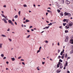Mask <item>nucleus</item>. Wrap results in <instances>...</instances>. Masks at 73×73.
Returning a JSON list of instances; mask_svg holds the SVG:
<instances>
[{
	"label": "nucleus",
	"mask_w": 73,
	"mask_h": 73,
	"mask_svg": "<svg viewBox=\"0 0 73 73\" xmlns=\"http://www.w3.org/2000/svg\"><path fill=\"white\" fill-rule=\"evenodd\" d=\"M66 21V19H64L63 20V21H64V22H65V21Z\"/></svg>",
	"instance_id": "e433bc0d"
},
{
	"label": "nucleus",
	"mask_w": 73,
	"mask_h": 73,
	"mask_svg": "<svg viewBox=\"0 0 73 73\" xmlns=\"http://www.w3.org/2000/svg\"><path fill=\"white\" fill-rule=\"evenodd\" d=\"M37 69L38 70H40V69H39V67L38 66L37 68Z\"/></svg>",
	"instance_id": "c9c22d12"
},
{
	"label": "nucleus",
	"mask_w": 73,
	"mask_h": 73,
	"mask_svg": "<svg viewBox=\"0 0 73 73\" xmlns=\"http://www.w3.org/2000/svg\"><path fill=\"white\" fill-rule=\"evenodd\" d=\"M48 13H46V16H48Z\"/></svg>",
	"instance_id": "13d9d810"
},
{
	"label": "nucleus",
	"mask_w": 73,
	"mask_h": 73,
	"mask_svg": "<svg viewBox=\"0 0 73 73\" xmlns=\"http://www.w3.org/2000/svg\"><path fill=\"white\" fill-rule=\"evenodd\" d=\"M73 53V50H72L70 52V54H72Z\"/></svg>",
	"instance_id": "393cba45"
},
{
	"label": "nucleus",
	"mask_w": 73,
	"mask_h": 73,
	"mask_svg": "<svg viewBox=\"0 0 73 73\" xmlns=\"http://www.w3.org/2000/svg\"><path fill=\"white\" fill-rule=\"evenodd\" d=\"M68 36H66V39L65 40V42H66V41H68Z\"/></svg>",
	"instance_id": "39448f33"
},
{
	"label": "nucleus",
	"mask_w": 73,
	"mask_h": 73,
	"mask_svg": "<svg viewBox=\"0 0 73 73\" xmlns=\"http://www.w3.org/2000/svg\"><path fill=\"white\" fill-rule=\"evenodd\" d=\"M41 48H42V47H41V46H40L39 48V50H41Z\"/></svg>",
	"instance_id": "4c0bfd02"
},
{
	"label": "nucleus",
	"mask_w": 73,
	"mask_h": 73,
	"mask_svg": "<svg viewBox=\"0 0 73 73\" xmlns=\"http://www.w3.org/2000/svg\"><path fill=\"white\" fill-rule=\"evenodd\" d=\"M1 15H2V17H3L5 18V15H3V14H2Z\"/></svg>",
	"instance_id": "bb28decb"
},
{
	"label": "nucleus",
	"mask_w": 73,
	"mask_h": 73,
	"mask_svg": "<svg viewBox=\"0 0 73 73\" xmlns=\"http://www.w3.org/2000/svg\"><path fill=\"white\" fill-rule=\"evenodd\" d=\"M63 25H64V26H65V25H66V23H63Z\"/></svg>",
	"instance_id": "f704fd0d"
},
{
	"label": "nucleus",
	"mask_w": 73,
	"mask_h": 73,
	"mask_svg": "<svg viewBox=\"0 0 73 73\" xmlns=\"http://www.w3.org/2000/svg\"><path fill=\"white\" fill-rule=\"evenodd\" d=\"M3 7H4V8H5V7H7V6H6V5H4L3 6Z\"/></svg>",
	"instance_id": "58836bf2"
},
{
	"label": "nucleus",
	"mask_w": 73,
	"mask_h": 73,
	"mask_svg": "<svg viewBox=\"0 0 73 73\" xmlns=\"http://www.w3.org/2000/svg\"><path fill=\"white\" fill-rule=\"evenodd\" d=\"M21 61H24V60L23 59H21Z\"/></svg>",
	"instance_id": "338daca9"
},
{
	"label": "nucleus",
	"mask_w": 73,
	"mask_h": 73,
	"mask_svg": "<svg viewBox=\"0 0 73 73\" xmlns=\"http://www.w3.org/2000/svg\"><path fill=\"white\" fill-rule=\"evenodd\" d=\"M61 72V71H59V70H58L57 71V73H60Z\"/></svg>",
	"instance_id": "c03bdc74"
},
{
	"label": "nucleus",
	"mask_w": 73,
	"mask_h": 73,
	"mask_svg": "<svg viewBox=\"0 0 73 73\" xmlns=\"http://www.w3.org/2000/svg\"><path fill=\"white\" fill-rule=\"evenodd\" d=\"M1 36L2 37H7V36L3 34H2Z\"/></svg>",
	"instance_id": "1a4fd4ad"
},
{
	"label": "nucleus",
	"mask_w": 73,
	"mask_h": 73,
	"mask_svg": "<svg viewBox=\"0 0 73 73\" xmlns=\"http://www.w3.org/2000/svg\"><path fill=\"white\" fill-rule=\"evenodd\" d=\"M9 23H10V24H11L13 25H14V24H13V23L12 21H11V20H9Z\"/></svg>",
	"instance_id": "7ed1b4c3"
},
{
	"label": "nucleus",
	"mask_w": 73,
	"mask_h": 73,
	"mask_svg": "<svg viewBox=\"0 0 73 73\" xmlns=\"http://www.w3.org/2000/svg\"><path fill=\"white\" fill-rule=\"evenodd\" d=\"M59 61L60 62H62V60H61V59H60L59 60Z\"/></svg>",
	"instance_id": "cd10ccee"
},
{
	"label": "nucleus",
	"mask_w": 73,
	"mask_h": 73,
	"mask_svg": "<svg viewBox=\"0 0 73 73\" xmlns=\"http://www.w3.org/2000/svg\"><path fill=\"white\" fill-rule=\"evenodd\" d=\"M59 28H60V29H62V26H61L59 27Z\"/></svg>",
	"instance_id": "49530a36"
},
{
	"label": "nucleus",
	"mask_w": 73,
	"mask_h": 73,
	"mask_svg": "<svg viewBox=\"0 0 73 73\" xmlns=\"http://www.w3.org/2000/svg\"><path fill=\"white\" fill-rule=\"evenodd\" d=\"M48 12H49L50 13H52V11H49V10H48L47 11Z\"/></svg>",
	"instance_id": "412c9836"
},
{
	"label": "nucleus",
	"mask_w": 73,
	"mask_h": 73,
	"mask_svg": "<svg viewBox=\"0 0 73 73\" xmlns=\"http://www.w3.org/2000/svg\"><path fill=\"white\" fill-rule=\"evenodd\" d=\"M70 13H67L66 12H65L64 13V16H66L67 15H69Z\"/></svg>",
	"instance_id": "20e7f679"
},
{
	"label": "nucleus",
	"mask_w": 73,
	"mask_h": 73,
	"mask_svg": "<svg viewBox=\"0 0 73 73\" xmlns=\"http://www.w3.org/2000/svg\"><path fill=\"white\" fill-rule=\"evenodd\" d=\"M70 57H68L67 58V60H68V59H70Z\"/></svg>",
	"instance_id": "3c124183"
},
{
	"label": "nucleus",
	"mask_w": 73,
	"mask_h": 73,
	"mask_svg": "<svg viewBox=\"0 0 73 73\" xmlns=\"http://www.w3.org/2000/svg\"><path fill=\"white\" fill-rule=\"evenodd\" d=\"M10 31V29L9 28L7 30V31L8 32L9 31Z\"/></svg>",
	"instance_id": "37998d69"
},
{
	"label": "nucleus",
	"mask_w": 73,
	"mask_h": 73,
	"mask_svg": "<svg viewBox=\"0 0 73 73\" xmlns=\"http://www.w3.org/2000/svg\"><path fill=\"white\" fill-rule=\"evenodd\" d=\"M30 36H31V35H29L27 36L26 37V38H29L30 37Z\"/></svg>",
	"instance_id": "dca6fc26"
},
{
	"label": "nucleus",
	"mask_w": 73,
	"mask_h": 73,
	"mask_svg": "<svg viewBox=\"0 0 73 73\" xmlns=\"http://www.w3.org/2000/svg\"><path fill=\"white\" fill-rule=\"evenodd\" d=\"M65 3L66 4H70V2H69L68 0H66L65 1Z\"/></svg>",
	"instance_id": "423d86ee"
},
{
	"label": "nucleus",
	"mask_w": 73,
	"mask_h": 73,
	"mask_svg": "<svg viewBox=\"0 0 73 73\" xmlns=\"http://www.w3.org/2000/svg\"><path fill=\"white\" fill-rule=\"evenodd\" d=\"M58 65H62V63H61V62H58Z\"/></svg>",
	"instance_id": "2eb2a0df"
},
{
	"label": "nucleus",
	"mask_w": 73,
	"mask_h": 73,
	"mask_svg": "<svg viewBox=\"0 0 73 73\" xmlns=\"http://www.w3.org/2000/svg\"><path fill=\"white\" fill-rule=\"evenodd\" d=\"M60 52V50H58V53H59Z\"/></svg>",
	"instance_id": "a18cd8bd"
},
{
	"label": "nucleus",
	"mask_w": 73,
	"mask_h": 73,
	"mask_svg": "<svg viewBox=\"0 0 73 73\" xmlns=\"http://www.w3.org/2000/svg\"><path fill=\"white\" fill-rule=\"evenodd\" d=\"M22 64H23L24 65H25V63H24V62H22Z\"/></svg>",
	"instance_id": "de8ad7c7"
},
{
	"label": "nucleus",
	"mask_w": 73,
	"mask_h": 73,
	"mask_svg": "<svg viewBox=\"0 0 73 73\" xmlns=\"http://www.w3.org/2000/svg\"><path fill=\"white\" fill-rule=\"evenodd\" d=\"M62 4H64V1L63 0H62L61 1Z\"/></svg>",
	"instance_id": "a211bd4d"
},
{
	"label": "nucleus",
	"mask_w": 73,
	"mask_h": 73,
	"mask_svg": "<svg viewBox=\"0 0 73 73\" xmlns=\"http://www.w3.org/2000/svg\"><path fill=\"white\" fill-rule=\"evenodd\" d=\"M61 65H61V66L60 67V69H62V68L63 66Z\"/></svg>",
	"instance_id": "79ce46f5"
},
{
	"label": "nucleus",
	"mask_w": 73,
	"mask_h": 73,
	"mask_svg": "<svg viewBox=\"0 0 73 73\" xmlns=\"http://www.w3.org/2000/svg\"><path fill=\"white\" fill-rule=\"evenodd\" d=\"M21 58V57L20 56L18 58V59H20V58Z\"/></svg>",
	"instance_id": "4d7b16f0"
},
{
	"label": "nucleus",
	"mask_w": 73,
	"mask_h": 73,
	"mask_svg": "<svg viewBox=\"0 0 73 73\" xmlns=\"http://www.w3.org/2000/svg\"><path fill=\"white\" fill-rule=\"evenodd\" d=\"M33 27L32 26H31L30 27V28H32Z\"/></svg>",
	"instance_id": "680f3d73"
},
{
	"label": "nucleus",
	"mask_w": 73,
	"mask_h": 73,
	"mask_svg": "<svg viewBox=\"0 0 73 73\" xmlns=\"http://www.w3.org/2000/svg\"><path fill=\"white\" fill-rule=\"evenodd\" d=\"M21 26L22 27H24V25L22 24L21 25Z\"/></svg>",
	"instance_id": "052dcab7"
},
{
	"label": "nucleus",
	"mask_w": 73,
	"mask_h": 73,
	"mask_svg": "<svg viewBox=\"0 0 73 73\" xmlns=\"http://www.w3.org/2000/svg\"><path fill=\"white\" fill-rule=\"evenodd\" d=\"M71 47L73 49V45H72L71 46Z\"/></svg>",
	"instance_id": "69168bd1"
},
{
	"label": "nucleus",
	"mask_w": 73,
	"mask_h": 73,
	"mask_svg": "<svg viewBox=\"0 0 73 73\" xmlns=\"http://www.w3.org/2000/svg\"><path fill=\"white\" fill-rule=\"evenodd\" d=\"M63 53H64V52H63L62 51L61 52L60 54V55H61L62 56V54H63Z\"/></svg>",
	"instance_id": "7c9ffc66"
},
{
	"label": "nucleus",
	"mask_w": 73,
	"mask_h": 73,
	"mask_svg": "<svg viewBox=\"0 0 73 73\" xmlns=\"http://www.w3.org/2000/svg\"><path fill=\"white\" fill-rule=\"evenodd\" d=\"M64 58V56H62L61 57V58Z\"/></svg>",
	"instance_id": "6e6d98bb"
},
{
	"label": "nucleus",
	"mask_w": 73,
	"mask_h": 73,
	"mask_svg": "<svg viewBox=\"0 0 73 73\" xmlns=\"http://www.w3.org/2000/svg\"><path fill=\"white\" fill-rule=\"evenodd\" d=\"M21 13V11H19L18 12V14L19 15H20Z\"/></svg>",
	"instance_id": "5701e85b"
},
{
	"label": "nucleus",
	"mask_w": 73,
	"mask_h": 73,
	"mask_svg": "<svg viewBox=\"0 0 73 73\" xmlns=\"http://www.w3.org/2000/svg\"><path fill=\"white\" fill-rule=\"evenodd\" d=\"M62 52H63V53H64V49H63V51H62Z\"/></svg>",
	"instance_id": "0e129e2a"
},
{
	"label": "nucleus",
	"mask_w": 73,
	"mask_h": 73,
	"mask_svg": "<svg viewBox=\"0 0 73 73\" xmlns=\"http://www.w3.org/2000/svg\"><path fill=\"white\" fill-rule=\"evenodd\" d=\"M68 31L67 30H65V33H68Z\"/></svg>",
	"instance_id": "72a5a7b5"
},
{
	"label": "nucleus",
	"mask_w": 73,
	"mask_h": 73,
	"mask_svg": "<svg viewBox=\"0 0 73 73\" xmlns=\"http://www.w3.org/2000/svg\"><path fill=\"white\" fill-rule=\"evenodd\" d=\"M3 43H0V49L2 48V46H3Z\"/></svg>",
	"instance_id": "6e6552de"
},
{
	"label": "nucleus",
	"mask_w": 73,
	"mask_h": 73,
	"mask_svg": "<svg viewBox=\"0 0 73 73\" xmlns=\"http://www.w3.org/2000/svg\"><path fill=\"white\" fill-rule=\"evenodd\" d=\"M57 11L58 12V13H60V10L58 9L57 10Z\"/></svg>",
	"instance_id": "c756f323"
},
{
	"label": "nucleus",
	"mask_w": 73,
	"mask_h": 73,
	"mask_svg": "<svg viewBox=\"0 0 73 73\" xmlns=\"http://www.w3.org/2000/svg\"><path fill=\"white\" fill-rule=\"evenodd\" d=\"M69 25L70 27H71L73 25V23L72 22H70L69 23Z\"/></svg>",
	"instance_id": "f03ea898"
},
{
	"label": "nucleus",
	"mask_w": 73,
	"mask_h": 73,
	"mask_svg": "<svg viewBox=\"0 0 73 73\" xmlns=\"http://www.w3.org/2000/svg\"><path fill=\"white\" fill-rule=\"evenodd\" d=\"M30 21L28 19L26 20V23H28V22H29Z\"/></svg>",
	"instance_id": "f3484780"
},
{
	"label": "nucleus",
	"mask_w": 73,
	"mask_h": 73,
	"mask_svg": "<svg viewBox=\"0 0 73 73\" xmlns=\"http://www.w3.org/2000/svg\"><path fill=\"white\" fill-rule=\"evenodd\" d=\"M60 15L61 16H64V14L62 13H60Z\"/></svg>",
	"instance_id": "4468645a"
},
{
	"label": "nucleus",
	"mask_w": 73,
	"mask_h": 73,
	"mask_svg": "<svg viewBox=\"0 0 73 73\" xmlns=\"http://www.w3.org/2000/svg\"><path fill=\"white\" fill-rule=\"evenodd\" d=\"M49 28V26H48V27H46L45 28H44L43 29H48Z\"/></svg>",
	"instance_id": "9b49d317"
},
{
	"label": "nucleus",
	"mask_w": 73,
	"mask_h": 73,
	"mask_svg": "<svg viewBox=\"0 0 73 73\" xmlns=\"http://www.w3.org/2000/svg\"><path fill=\"white\" fill-rule=\"evenodd\" d=\"M11 60H12V61H14L15 60V58H11Z\"/></svg>",
	"instance_id": "ddd939ff"
},
{
	"label": "nucleus",
	"mask_w": 73,
	"mask_h": 73,
	"mask_svg": "<svg viewBox=\"0 0 73 73\" xmlns=\"http://www.w3.org/2000/svg\"><path fill=\"white\" fill-rule=\"evenodd\" d=\"M65 28L66 29H69V28H70V27H69V26H65Z\"/></svg>",
	"instance_id": "f8f14e48"
},
{
	"label": "nucleus",
	"mask_w": 73,
	"mask_h": 73,
	"mask_svg": "<svg viewBox=\"0 0 73 73\" xmlns=\"http://www.w3.org/2000/svg\"><path fill=\"white\" fill-rule=\"evenodd\" d=\"M15 25H17V23H16V22H15Z\"/></svg>",
	"instance_id": "bf43d9fd"
},
{
	"label": "nucleus",
	"mask_w": 73,
	"mask_h": 73,
	"mask_svg": "<svg viewBox=\"0 0 73 73\" xmlns=\"http://www.w3.org/2000/svg\"><path fill=\"white\" fill-rule=\"evenodd\" d=\"M41 52V50H38L37 51V53H39V52Z\"/></svg>",
	"instance_id": "a878e982"
},
{
	"label": "nucleus",
	"mask_w": 73,
	"mask_h": 73,
	"mask_svg": "<svg viewBox=\"0 0 73 73\" xmlns=\"http://www.w3.org/2000/svg\"><path fill=\"white\" fill-rule=\"evenodd\" d=\"M8 40L10 41H12V40H11V39L10 38H8Z\"/></svg>",
	"instance_id": "ea45409f"
},
{
	"label": "nucleus",
	"mask_w": 73,
	"mask_h": 73,
	"mask_svg": "<svg viewBox=\"0 0 73 73\" xmlns=\"http://www.w3.org/2000/svg\"><path fill=\"white\" fill-rule=\"evenodd\" d=\"M65 66H68V62L66 61V64H65L64 65Z\"/></svg>",
	"instance_id": "9d476101"
},
{
	"label": "nucleus",
	"mask_w": 73,
	"mask_h": 73,
	"mask_svg": "<svg viewBox=\"0 0 73 73\" xmlns=\"http://www.w3.org/2000/svg\"><path fill=\"white\" fill-rule=\"evenodd\" d=\"M67 73H70V72H69V71L68 70L67 71Z\"/></svg>",
	"instance_id": "864d4df0"
},
{
	"label": "nucleus",
	"mask_w": 73,
	"mask_h": 73,
	"mask_svg": "<svg viewBox=\"0 0 73 73\" xmlns=\"http://www.w3.org/2000/svg\"><path fill=\"white\" fill-rule=\"evenodd\" d=\"M62 56H63L64 57L65 56V54H63Z\"/></svg>",
	"instance_id": "774afa93"
},
{
	"label": "nucleus",
	"mask_w": 73,
	"mask_h": 73,
	"mask_svg": "<svg viewBox=\"0 0 73 73\" xmlns=\"http://www.w3.org/2000/svg\"><path fill=\"white\" fill-rule=\"evenodd\" d=\"M33 6L34 7H36V5L35 4L33 5Z\"/></svg>",
	"instance_id": "e2e57ef3"
},
{
	"label": "nucleus",
	"mask_w": 73,
	"mask_h": 73,
	"mask_svg": "<svg viewBox=\"0 0 73 73\" xmlns=\"http://www.w3.org/2000/svg\"><path fill=\"white\" fill-rule=\"evenodd\" d=\"M45 43H47H47H48V41L45 40Z\"/></svg>",
	"instance_id": "473e14b6"
},
{
	"label": "nucleus",
	"mask_w": 73,
	"mask_h": 73,
	"mask_svg": "<svg viewBox=\"0 0 73 73\" xmlns=\"http://www.w3.org/2000/svg\"><path fill=\"white\" fill-rule=\"evenodd\" d=\"M58 46H60V43H59V42L58 43Z\"/></svg>",
	"instance_id": "5fc2aeb1"
},
{
	"label": "nucleus",
	"mask_w": 73,
	"mask_h": 73,
	"mask_svg": "<svg viewBox=\"0 0 73 73\" xmlns=\"http://www.w3.org/2000/svg\"><path fill=\"white\" fill-rule=\"evenodd\" d=\"M67 55H68V54L66 53L65 54V57L67 58Z\"/></svg>",
	"instance_id": "b1692460"
},
{
	"label": "nucleus",
	"mask_w": 73,
	"mask_h": 73,
	"mask_svg": "<svg viewBox=\"0 0 73 73\" xmlns=\"http://www.w3.org/2000/svg\"><path fill=\"white\" fill-rule=\"evenodd\" d=\"M23 7H27V5L24 4L23 5Z\"/></svg>",
	"instance_id": "aec40b11"
},
{
	"label": "nucleus",
	"mask_w": 73,
	"mask_h": 73,
	"mask_svg": "<svg viewBox=\"0 0 73 73\" xmlns=\"http://www.w3.org/2000/svg\"><path fill=\"white\" fill-rule=\"evenodd\" d=\"M66 23H68V19H66Z\"/></svg>",
	"instance_id": "603ef678"
},
{
	"label": "nucleus",
	"mask_w": 73,
	"mask_h": 73,
	"mask_svg": "<svg viewBox=\"0 0 73 73\" xmlns=\"http://www.w3.org/2000/svg\"><path fill=\"white\" fill-rule=\"evenodd\" d=\"M70 42L72 44H73V40L72 39H71L70 40Z\"/></svg>",
	"instance_id": "0eeeda50"
},
{
	"label": "nucleus",
	"mask_w": 73,
	"mask_h": 73,
	"mask_svg": "<svg viewBox=\"0 0 73 73\" xmlns=\"http://www.w3.org/2000/svg\"><path fill=\"white\" fill-rule=\"evenodd\" d=\"M1 56L2 57H4V55L3 54H1Z\"/></svg>",
	"instance_id": "4be33fe9"
},
{
	"label": "nucleus",
	"mask_w": 73,
	"mask_h": 73,
	"mask_svg": "<svg viewBox=\"0 0 73 73\" xmlns=\"http://www.w3.org/2000/svg\"><path fill=\"white\" fill-rule=\"evenodd\" d=\"M52 25V23H50L48 25Z\"/></svg>",
	"instance_id": "2f4dec72"
},
{
	"label": "nucleus",
	"mask_w": 73,
	"mask_h": 73,
	"mask_svg": "<svg viewBox=\"0 0 73 73\" xmlns=\"http://www.w3.org/2000/svg\"><path fill=\"white\" fill-rule=\"evenodd\" d=\"M5 18L2 19V20H3V21H4L5 23L7 24V23H8V22H7V20H8V18H6V17Z\"/></svg>",
	"instance_id": "f257e3e1"
},
{
	"label": "nucleus",
	"mask_w": 73,
	"mask_h": 73,
	"mask_svg": "<svg viewBox=\"0 0 73 73\" xmlns=\"http://www.w3.org/2000/svg\"><path fill=\"white\" fill-rule=\"evenodd\" d=\"M60 67V66L59 65L57 64V68H59Z\"/></svg>",
	"instance_id": "a19ab883"
},
{
	"label": "nucleus",
	"mask_w": 73,
	"mask_h": 73,
	"mask_svg": "<svg viewBox=\"0 0 73 73\" xmlns=\"http://www.w3.org/2000/svg\"><path fill=\"white\" fill-rule=\"evenodd\" d=\"M17 17H18V16L17 15H15L14 17L15 19H17Z\"/></svg>",
	"instance_id": "6ab92c4d"
},
{
	"label": "nucleus",
	"mask_w": 73,
	"mask_h": 73,
	"mask_svg": "<svg viewBox=\"0 0 73 73\" xmlns=\"http://www.w3.org/2000/svg\"><path fill=\"white\" fill-rule=\"evenodd\" d=\"M42 64H43V65H44V64H45V62H42Z\"/></svg>",
	"instance_id": "8fccbe9b"
},
{
	"label": "nucleus",
	"mask_w": 73,
	"mask_h": 73,
	"mask_svg": "<svg viewBox=\"0 0 73 73\" xmlns=\"http://www.w3.org/2000/svg\"><path fill=\"white\" fill-rule=\"evenodd\" d=\"M3 60H4L5 59H6V57H4L3 58Z\"/></svg>",
	"instance_id": "09e8293b"
},
{
	"label": "nucleus",
	"mask_w": 73,
	"mask_h": 73,
	"mask_svg": "<svg viewBox=\"0 0 73 73\" xmlns=\"http://www.w3.org/2000/svg\"><path fill=\"white\" fill-rule=\"evenodd\" d=\"M61 57L60 56H59L58 57V59H60V58H61Z\"/></svg>",
	"instance_id": "c85d7f7f"
}]
</instances>
